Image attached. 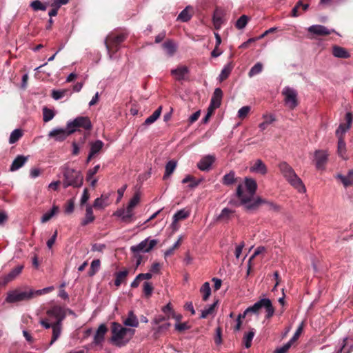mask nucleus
I'll return each instance as SVG.
<instances>
[{
	"label": "nucleus",
	"instance_id": "nucleus-1",
	"mask_svg": "<svg viewBox=\"0 0 353 353\" xmlns=\"http://www.w3.org/2000/svg\"><path fill=\"white\" fill-rule=\"evenodd\" d=\"M88 130V118L87 117H78L67 123L65 129H54L50 132L48 136L57 141H64L69 135L75 132H84L83 140L86 139Z\"/></svg>",
	"mask_w": 353,
	"mask_h": 353
},
{
	"label": "nucleus",
	"instance_id": "nucleus-2",
	"mask_svg": "<svg viewBox=\"0 0 353 353\" xmlns=\"http://www.w3.org/2000/svg\"><path fill=\"white\" fill-rule=\"evenodd\" d=\"M110 330L112 333L110 342L119 347L125 346L135 332L134 330L124 327L117 322L112 323Z\"/></svg>",
	"mask_w": 353,
	"mask_h": 353
},
{
	"label": "nucleus",
	"instance_id": "nucleus-3",
	"mask_svg": "<svg viewBox=\"0 0 353 353\" xmlns=\"http://www.w3.org/2000/svg\"><path fill=\"white\" fill-rule=\"evenodd\" d=\"M54 290L53 286L45 288L41 290H34L30 289L28 291L14 290L8 292L6 301L8 303H17L23 301L30 300L36 296L49 293Z\"/></svg>",
	"mask_w": 353,
	"mask_h": 353
},
{
	"label": "nucleus",
	"instance_id": "nucleus-4",
	"mask_svg": "<svg viewBox=\"0 0 353 353\" xmlns=\"http://www.w3.org/2000/svg\"><path fill=\"white\" fill-rule=\"evenodd\" d=\"M245 187L246 192L243 190L242 184H239L236 188V196L240 200L241 203L245 206L248 203H252L254 196L257 189L256 181L252 179L246 177L245 179Z\"/></svg>",
	"mask_w": 353,
	"mask_h": 353
},
{
	"label": "nucleus",
	"instance_id": "nucleus-5",
	"mask_svg": "<svg viewBox=\"0 0 353 353\" xmlns=\"http://www.w3.org/2000/svg\"><path fill=\"white\" fill-rule=\"evenodd\" d=\"M279 168L284 177L292 186L298 189L299 192H304L305 190V188L302 181L296 175L290 165H288L286 162H282L279 164Z\"/></svg>",
	"mask_w": 353,
	"mask_h": 353
},
{
	"label": "nucleus",
	"instance_id": "nucleus-6",
	"mask_svg": "<svg viewBox=\"0 0 353 353\" xmlns=\"http://www.w3.org/2000/svg\"><path fill=\"white\" fill-rule=\"evenodd\" d=\"M126 35L124 33L112 32L107 36L104 42L110 59L116 58L114 53L119 49L121 43L124 41Z\"/></svg>",
	"mask_w": 353,
	"mask_h": 353
},
{
	"label": "nucleus",
	"instance_id": "nucleus-7",
	"mask_svg": "<svg viewBox=\"0 0 353 353\" xmlns=\"http://www.w3.org/2000/svg\"><path fill=\"white\" fill-rule=\"evenodd\" d=\"M63 186L80 187L83 183V176L79 171L73 168H65L63 172Z\"/></svg>",
	"mask_w": 353,
	"mask_h": 353
},
{
	"label": "nucleus",
	"instance_id": "nucleus-8",
	"mask_svg": "<svg viewBox=\"0 0 353 353\" xmlns=\"http://www.w3.org/2000/svg\"><path fill=\"white\" fill-rule=\"evenodd\" d=\"M265 308L266 312L265 318L270 319L274 314V307L269 299H262L256 302L253 305L246 309V312L258 314L261 308Z\"/></svg>",
	"mask_w": 353,
	"mask_h": 353
},
{
	"label": "nucleus",
	"instance_id": "nucleus-9",
	"mask_svg": "<svg viewBox=\"0 0 353 353\" xmlns=\"http://www.w3.org/2000/svg\"><path fill=\"white\" fill-rule=\"evenodd\" d=\"M261 205H265L266 208L269 210L276 211L278 210V207L274 203L261 197H257L252 203L247 204L245 205V210L247 211H254Z\"/></svg>",
	"mask_w": 353,
	"mask_h": 353
},
{
	"label": "nucleus",
	"instance_id": "nucleus-10",
	"mask_svg": "<svg viewBox=\"0 0 353 353\" xmlns=\"http://www.w3.org/2000/svg\"><path fill=\"white\" fill-rule=\"evenodd\" d=\"M282 95L285 105L290 110H294L299 105L297 93L294 90H283Z\"/></svg>",
	"mask_w": 353,
	"mask_h": 353
},
{
	"label": "nucleus",
	"instance_id": "nucleus-11",
	"mask_svg": "<svg viewBox=\"0 0 353 353\" xmlns=\"http://www.w3.org/2000/svg\"><path fill=\"white\" fill-rule=\"evenodd\" d=\"M158 243L157 239H150L149 238L142 241L137 245L132 246L130 250L136 254L139 252H149Z\"/></svg>",
	"mask_w": 353,
	"mask_h": 353
},
{
	"label": "nucleus",
	"instance_id": "nucleus-12",
	"mask_svg": "<svg viewBox=\"0 0 353 353\" xmlns=\"http://www.w3.org/2000/svg\"><path fill=\"white\" fill-rule=\"evenodd\" d=\"M353 116L351 112L345 115L346 123H341L336 130V136L338 140H344L346 132L350 128Z\"/></svg>",
	"mask_w": 353,
	"mask_h": 353
},
{
	"label": "nucleus",
	"instance_id": "nucleus-13",
	"mask_svg": "<svg viewBox=\"0 0 353 353\" xmlns=\"http://www.w3.org/2000/svg\"><path fill=\"white\" fill-rule=\"evenodd\" d=\"M78 210H85V218L82 220L81 225L84 226L88 224V188H85L83 190V193L81 196L80 204Z\"/></svg>",
	"mask_w": 353,
	"mask_h": 353
},
{
	"label": "nucleus",
	"instance_id": "nucleus-14",
	"mask_svg": "<svg viewBox=\"0 0 353 353\" xmlns=\"http://www.w3.org/2000/svg\"><path fill=\"white\" fill-rule=\"evenodd\" d=\"M328 153L325 150H318L314 152L315 165L317 170H324L327 162Z\"/></svg>",
	"mask_w": 353,
	"mask_h": 353
},
{
	"label": "nucleus",
	"instance_id": "nucleus-15",
	"mask_svg": "<svg viewBox=\"0 0 353 353\" xmlns=\"http://www.w3.org/2000/svg\"><path fill=\"white\" fill-rule=\"evenodd\" d=\"M189 69L185 65H179L176 68L171 70L173 78L177 81L185 80L188 78Z\"/></svg>",
	"mask_w": 353,
	"mask_h": 353
},
{
	"label": "nucleus",
	"instance_id": "nucleus-16",
	"mask_svg": "<svg viewBox=\"0 0 353 353\" xmlns=\"http://www.w3.org/2000/svg\"><path fill=\"white\" fill-rule=\"evenodd\" d=\"M47 314L50 317H54L56 319L55 323H61V321L65 317V312L63 307L55 305L47 311Z\"/></svg>",
	"mask_w": 353,
	"mask_h": 353
},
{
	"label": "nucleus",
	"instance_id": "nucleus-17",
	"mask_svg": "<svg viewBox=\"0 0 353 353\" xmlns=\"http://www.w3.org/2000/svg\"><path fill=\"white\" fill-rule=\"evenodd\" d=\"M250 172L252 173L260 174L265 175L268 172V168L265 164L261 159H256V161L251 163L250 167Z\"/></svg>",
	"mask_w": 353,
	"mask_h": 353
},
{
	"label": "nucleus",
	"instance_id": "nucleus-18",
	"mask_svg": "<svg viewBox=\"0 0 353 353\" xmlns=\"http://www.w3.org/2000/svg\"><path fill=\"white\" fill-rule=\"evenodd\" d=\"M307 31L315 35H328L332 32H335L334 30L327 29L325 26L322 25H312L308 27Z\"/></svg>",
	"mask_w": 353,
	"mask_h": 353
},
{
	"label": "nucleus",
	"instance_id": "nucleus-19",
	"mask_svg": "<svg viewBox=\"0 0 353 353\" xmlns=\"http://www.w3.org/2000/svg\"><path fill=\"white\" fill-rule=\"evenodd\" d=\"M110 195V193L101 194V196L99 198L95 199L92 207L95 210H101L109 205L111 203L109 199Z\"/></svg>",
	"mask_w": 353,
	"mask_h": 353
},
{
	"label": "nucleus",
	"instance_id": "nucleus-20",
	"mask_svg": "<svg viewBox=\"0 0 353 353\" xmlns=\"http://www.w3.org/2000/svg\"><path fill=\"white\" fill-rule=\"evenodd\" d=\"M107 332L108 327L105 324L100 325L94 336V341L92 343L96 345H101V343L104 341V336Z\"/></svg>",
	"mask_w": 353,
	"mask_h": 353
},
{
	"label": "nucleus",
	"instance_id": "nucleus-21",
	"mask_svg": "<svg viewBox=\"0 0 353 353\" xmlns=\"http://www.w3.org/2000/svg\"><path fill=\"white\" fill-rule=\"evenodd\" d=\"M215 158L212 155H207L202 158L198 163L197 166L200 170L206 171L210 169L214 162Z\"/></svg>",
	"mask_w": 353,
	"mask_h": 353
},
{
	"label": "nucleus",
	"instance_id": "nucleus-22",
	"mask_svg": "<svg viewBox=\"0 0 353 353\" xmlns=\"http://www.w3.org/2000/svg\"><path fill=\"white\" fill-rule=\"evenodd\" d=\"M28 157L23 155H18L12 161L10 170L12 172L16 171L22 168L24 164L28 161Z\"/></svg>",
	"mask_w": 353,
	"mask_h": 353
},
{
	"label": "nucleus",
	"instance_id": "nucleus-23",
	"mask_svg": "<svg viewBox=\"0 0 353 353\" xmlns=\"http://www.w3.org/2000/svg\"><path fill=\"white\" fill-rule=\"evenodd\" d=\"M103 145V142L100 140L90 143V161L99 154Z\"/></svg>",
	"mask_w": 353,
	"mask_h": 353
},
{
	"label": "nucleus",
	"instance_id": "nucleus-24",
	"mask_svg": "<svg viewBox=\"0 0 353 353\" xmlns=\"http://www.w3.org/2000/svg\"><path fill=\"white\" fill-rule=\"evenodd\" d=\"M336 178L342 182L344 187L347 188L353 185V170H350L346 176L339 174Z\"/></svg>",
	"mask_w": 353,
	"mask_h": 353
},
{
	"label": "nucleus",
	"instance_id": "nucleus-25",
	"mask_svg": "<svg viewBox=\"0 0 353 353\" xmlns=\"http://www.w3.org/2000/svg\"><path fill=\"white\" fill-rule=\"evenodd\" d=\"M234 214V210L225 208L222 210L221 214L217 216V221L228 222Z\"/></svg>",
	"mask_w": 353,
	"mask_h": 353
},
{
	"label": "nucleus",
	"instance_id": "nucleus-26",
	"mask_svg": "<svg viewBox=\"0 0 353 353\" xmlns=\"http://www.w3.org/2000/svg\"><path fill=\"white\" fill-rule=\"evenodd\" d=\"M162 47L169 57L173 56L177 48L176 43L172 40L164 42Z\"/></svg>",
	"mask_w": 353,
	"mask_h": 353
},
{
	"label": "nucleus",
	"instance_id": "nucleus-27",
	"mask_svg": "<svg viewBox=\"0 0 353 353\" xmlns=\"http://www.w3.org/2000/svg\"><path fill=\"white\" fill-rule=\"evenodd\" d=\"M123 324L130 327H138L139 321L137 316L132 311L128 312V317L123 321Z\"/></svg>",
	"mask_w": 353,
	"mask_h": 353
},
{
	"label": "nucleus",
	"instance_id": "nucleus-28",
	"mask_svg": "<svg viewBox=\"0 0 353 353\" xmlns=\"http://www.w3.org/2000/svg\"><path fill=\"white\" fill-rule=\"evenodd\" d=\"M222 97V90H214V92L212 97L210 104L219 108L221 104Z\"/></svg>",
	"mask_w": 353,
	"mask_h": 353
},
{
	"label": "nucleus",
	"instance_id": "nucleus-29",
	"mask_svg": "<svg viewBox=\"0 0 353 353\" xmlns=\"http://www.w3.org/2000/svg\"><path fill=\"white\" fill-rule=\"evenodd\" d=\"M52 336L50 343V345H52L60 336L61 332V323H54L52 325Z\"/></svg>",
	"mask_w": 353,
	"mask_h": 353
},
{
	"label": "nucleus",
	"instance_id": "nucleus-30",
	"mask_svg": "<svg viewBox=\"0 0 353 353\" xmlns=\"http://www.w3.org/2000/svg\"><path fill=\"white\" fill-rule=\"evenodd\" d=\"M332 54L337 58H348L350 57L349 52L343 48L334 46L332 48Z\"/></svg>",
	"mask_w": 353,
	"mask_h": 353
},
{
	"label": "nucleus",
	"instance_id": "nucleus-31",
	"mask_svg": "<svg viewBox=\"0 0 353 353\" xmlns=\"http://www.w3.org/2000/svg\"><path fill=\"white\" fill-rule=\"evenodd\" d=\"M128 270H124L123 271L117 272L114 274L115 275V280H114V285L117 287H119L121 285V284L126 279V277L128 275Z\"/></svg>",
	"mask_w": 353,
	"mask_h": 353
},
{
	"label": "nucleus",
	"instance_id": "nucleus-32",
	"mask_svg": "<svg viewBox=\"0 0 353 353\" xmlns=\"http://www.w3.org/2000/svg\"><path fill=\"white\" fill-rule=\"evenodd\" d=\"M176 167V161L174 160L169 161L165 165L163 180L167 179L174 171Z\"/></svg>",
	"mask_w": 353,
	"mask_h": 353
},
{
	"label": "nucleus",
	"instance_id": "nucleus-33",
	"mask_svg": "<svg viewBox=\"0 0 353 353\" xmlns=\"http://www.w3.org/2000/svg\"><path fill=\"white\" fill-rule=\"evenodd\" d=\"M189 216H190L189 211L185 210V209L180 210L176 213H175L174 214L172 224H174L179 221L184 220V219H187Z\"/></svg>",
	"mask_w": 353,
	"mask_h": 353
},
{
	"label": "nucleus",
	"instance_id": "nucleus-34",
	"mask_svg": "<svg viewBox=\"0 0 353 353\" xmlns=\"http://www.w3.org/2000/svg\"><path fill=\"white\" fill-rule=\"evenodd\" d=\"M337 153L339 156L343 159H347V156L346 155V144L345 140H338Z\"/></svg>",
	"mask_w": 353,
	"mask_h": 353
},
{
	"label": "nucleus",
	"instance_id": "nucleus-35",
	"mask_svg": "<svg viewBox=\"0 0 353 353\" xmlns=\"http://www.w3.org/2000/svg\"><path fill=\"white\" fill-rule=\"evenodd\" d=\"M236 181L237 178L235 177V173L233 171L225 174L222 179V183L225 185H230L236 182Z\"/></svg>",
	"mask_w": 353,
	"mask_h": 353
},
{
	"label": "nucleus",
	"instance_id": "nucleus-36",
	"mask_svg": "<svg viewBox=\"0 0 353 353\" xmlns=\"http://www.w3.org/2000/svg\"><path fill=\"white\" fill-rule=\"evenodd\" d=\"M190 8H192L190 6H187L183 9L178 15L176 20L182 22L188 21L192 17V14L189 12Z\"/></svg>",
	"mask_w": 353,
	"mask_h": 353
},
{
	"label": "nucleus",
	"instance_id": "nucleus-37",
	"mask_svg": "<svg viewBox=\"0 0 353 353\" xmlns=\"http://www.w3.org/2000/svg\"><path fill=\"white\" fill-rule=\"evenodd\" d=\"M59 210V207L57 205H54L52 206V208L50 211L47 212L42 216L41 220V222L46 223V222L48 221L49 220H50L54 215H55L56 214L58 213Z\"/></svg>",
	"mask_w": 353,
	"mask_h": 353
},
{
	"label": "nucleus",
	"instance_id": "nucleus-38",
	"mask_svg": "<svg viewBox=\"0 0 353 353\" xmlns=\"http://www.w3.org/2000/svg\"><path fill=\"white\" fill-rule=\"evenodd\" d=\"M162 107H159L153 113L152 115H150L149 117H148L145 121V125H150L155 122L158 118L160 117L161 114Z\"/></svg>",
	"mask_w": 353,
	"mask_h": 353
},
{
	"label": "nucleus",
	"instance_id": "nucleus-39",
	"mask_svg": "<svg viewBox=\"0 0 353 353\" xmlns=\"http://www.w3.org/2000/svg\"><path fill=\"white\" fill-rule=\"evenodd\" d=\"M23 136V131L21 129H15L13 130L9 138V143L14 144L17 143Z\"/></svg>",
	"mask_w": 353,
	"mask_h": 353
},
{
	"label": "nucleus",
	"instance_id": "nucleus-40",
	"mask_svg": "<svg viewBox=\"0 0 353 353\" xmlns=\"http://www.w3.org/2000/svg\"><path fill=\"white\" fill-rule=\"evenodd\" d=\"M200 292L203 295V301H206L211 294V288L208 282H205L202 285Z\"/></svg>",
	"mask_w": 353,
	"mask_h": 353
},
{
	"label": "nucleus",
	"instance_id": "nucleus-41",
	"mask_svg": "<svg viewBox=\"0 0 353 353\" xmlns=\"http://www.w3.org/2000/svg\"><path fill=\"white\" fill-rule=\"evenodd\" d=\"M23 269V265H19L13 268L6 276L10 281H13L18 275L21 274Z\"/></svg>",
	"mask_w": 353,
	"mask_h": 353
},
{
	"label": "nucleus",
	"instance_id": "nucleus-42",
	"mask_svg": "<svg viewBox=\"0 0 353 353\" xmlns=\"http://www.w3.org/2000/svg\"><path fill=\"white\" fill-rule=\"evenodd\" d=\"M30 6L34 11H39V10L45 11L47 8V5L46 3H43L39 0L32 1L30 3Z\"/></svg>",
	"mask_w": 353,
	"mask_h": 353
},
{
	"label": "nucleus",
	"instance_id": "nucleus-43",
	"mask_svg": "<svg viewBox=\"0 0 353 353\" xmlns=\"http://www.w3.org/2000/svg\"><path fill=\"white\" fill-rule=\"evenodd\" d=\"M248 21L249 18L248 16L242 15L236 21L235 26L237 29L242 30L246 26Z\"/></svg>",
	"mask_w": 353,
	"mask_h": 353
},
{
	"label": "nucleus",
	"instance_id": "nucleus-44",
	"mask_svg": "<svg viewBox=\"0 0 353 353\" xmlns=\"http://www.w3.org/2000/svg\"><path fill=\"white\" fill-rule=\"evenodd\" d=\"M101 261L99 259H94L90 267V276L94 275L100 269Z\"/></svg>",
	"mask_w": 353,
	"mask_h": 353
},
{
	"label": "nucleus",
	"instance_id": "nucleus-45",
	"mask_svg": "<svg viewBox=\"0 0 353 353\" xmlns=\"http://www.w3.org/2000/svg\"><path fill=\"white\" fill-rule=\"evenodd\" d=\"M254 336V329H252L248 334L243 337V343L246 348H249L252 345V341Z\"/></svg>",
	"mask_w": 353,
	"mask_h": 353
},
{
	"label": "nucleus",
	"instance_id": "nucleus-46",
	"mask_svg": "<svg viewBox=\"0 0 353 353\" xmlns=\"http://www.w3.org/2000/svg\"><path fill=\"white\" fill-rule=\"evenodd\" d=\"M216 302L210 305L208 308L201 311V319H206L209 315L212 314L216 306Z\"/></svg>",
	"mask_w": 353,
	"mask_h": 353
},
{
	"label": "nucleus",
	"instance_id": "nucleus-47",
	"mask_svg": "<svg viewBox=\"0 0 353 353\" xmlns=\"http://www.w3.org/2000/svg\"><path fill=\"white\" fill-rule=\"evenodd\" d=\"M54 117V112L45 107L43 108V120L44 122H48L50 121V120H52Z\"/></svg>",
	"mask_w": 353,
	"mask_h": 353
},
{
	"label": "nucleus",
	"instance_id": "nucleus-48",
	"mask_svg": "<svg viewBox=\"0 0 353 353\" xmlns=\"http://www.w3.org/2000/svg\"><path fill=\"white\" fill-rule=\"evenodd\" d=\"M263 70V64L260 62L254 64L249 71V76L252 77L261 72Z\"/></svg>",
	"mask_w": 353,
	"mask_h": 353
},
{
	"label": "nucleus",
	"instance_id": "nucleus-49",
	"mask_svg": "<svg viewBox=\"0 0 353 353\" xmlns=\"http://www.w3.org/2000/svg\"><path fill=\"white\" fill-rule=\"evenodd\" d=\"M133 209H134V207L130 208V205H128L127 206L126 210H125V216L123 217V222H125L126 223H129L132 221V216L134 215Z\"/></svg>",
	"mask_w": 353,
	"mask_h": 353
},
{
	"label": "nucleus",
	"instance_id": "nucleus-50",
	"mask_svg": "<svg viewBox=\"0 0 353 353\" xmlns=\"http://www.w3.org/2000/svg\"><path fill=\"white\" fill-rule=\"evenodd\" d=\"M232 71V66L230 64L225 65L222 69L221 74H219V79L221 81L225 79Z\"/></svg>",
	"mask_w": 353,
	"mask_h": 353
},
{
	"label": "nucleus",
	"instance_id": "nucleus-51",
	"mask_svg": "<svg viewBox=\"0 0 353 353\" xmlns=\"http://www.w3.org/2000/svg\"><path fill=\"white\" fill-rule=\"evenodd\" d=\"M74 199H69L65 204L64 212L67 214H70L74 212Z\"/></svg>",
	"mask_w": 353,
	"mask_h": 353
},
{
	"label": "nucleus",
	"instance_id": "nucleus-52",
	"mask_svg": "<svg viewBox=\"0 0 353 353\" xmlns=\"http://www.w3.org/2000/svg\"><path fill=\"white\" fill-rule=\"evenodd\" d=\"M250 111V106H243L241 108L239 109L238 111V117L241 119H245L248 114H249Z\"/></svg>",
	"mask_w": 353,
	"mask_h": 353
},
{
	"label": "nucleus",
	"instance_id": "nucleus-53",
	"mask_svg": "<svg viewBox=\"0 0 353 353\" xmlns=\"http://www.w3.org/2000/svg\"><path fill=\"white\" fill-rule=\"evenodd\" d=\"M153 289L154 288L151 283L145 282L143 283V293L145 296H150L152 293Z\"/></svg>",
	"mask_w": 353,
	"mask_h": 353
},
{
	"label": "nucleus",
	"instance_id": "nucleus-54",
	"mask_svg": "<svg viewBox=\"0 0 353 353\" xmlns=\"http://www.w3.org/2000/svg\"><path fill=\"white\" fill-rule=\"evenodd\" d=\"M303 330V324L301 323L299 327L297 328L296 331L295 332L294 336L292 337V339L288 341L292 345L293 343H294L300 336Z\"/></svg>",
	"mask_w": 353,
	"mask_h": 353
},
{
	"label": "nucleus",
	"instance_id": "nucleus-55",
	"mask_svg": "<svg viewBox=\"0 0 353 353\" xmlns=\"http://www.w3.org/2000/svg\"><path fill=\"white\" fill-rule=\"evenodd\" d=\"M214 342L216 345H220L222 343V329L219 326L216 329Z\"/></svg>",
	"mask_w": 353,
	"mask_h": 353
},
{
	"label": "nucleus",
	"instance_id": "nucleus-56",
	"mask_svg": "<svg viewBox=\"0 0 353 353\" xmlns=\"http://www.w3.org/2000/svg\"><path fill=\"white\" fill-rule=\"evenodd\" d=\"M190 328L187 323H179L175 324V329L179 332H182Z\"/></svg>",
	"mask_w": 353,
	"mask_h": 353
},
{
	"label": "nucleus",
	"instance_id": "nucleus-57",
	"mask_svg": "<svg viewBox=\"0 0 353 353\" xmlns=\"http://www.w3.org/2000/svg\"><path fill=\"white\" fill-rule=\"evenodd\" d=\"M140 201V196L138 193L134 194L133 197L130 199L129 204L130 207H135Z\"/></svg>",
	"mask_w": 353,
	"mask_h": 353
},
{
	"label": "nucleus",
	"instance_id": "nucleus-58",
	"mask_svg": "<svg viewBox=\"0 0 353 353\" xmlns=\"http://www.w3.org/2000/svg\"><path fill=\"white\" fill-rule=\"evenodd\" d=\"M291 346H292V344L288 342L283 347H281L280 348H277L274 351V353H287Z\"/></svg>",
	"mask_w": 353,
	"mask_h": 353
},
{
	"label": "nucleus",
	"instance_id": "nucleus-59",
	"mask_svg": "<svg viewBox=\"0 0 353 353\" xmlns=\"http://www.w3.org/2000/svg\"><path fill=\"white\" fill-rule=\"evenodd\" d=\"M65 90H63V91L54 90L52 93V97L54 99L58 100L64 96V93H65Z\"/></svg>",
	"mask_w": 353,
	"mask_h": 353
},
{
	"label": "nucleus",
	"instance_id": "nucleus-60",
	"mask_svg": "<svg viewBox=\"0 0 353 353\" xmlns=\"http://www.w3.org/2000/svg\"><path fill=\"white\" fill-rule=\"evenodd\" d=\"M265 250V248L264 247H262V246H260V247H258L254 254H252V256L249 259V263H250L251 261L254 258L256 257V256L259 255L260 254L264 252Z\"/></svg>",
	"mask_w": 353,
	"mask_h": 353
},
{
	"label": "nucleus",
	"instance_id": "nucleus-61",
	"mask_svg": "<svg viewBox=\"0 0 353 353\" xmlns=\"http://www.w3.org/2000/svg\"><path fill=\"white\" fill-rule=\"evenodd\" d=\"M57 237V231L56 230L52 237L48 239L47 241V246L48 248H52V245L55 243L56 239Z\"/></svg>",
	"mask_w": 353,
	"mask_h": 353
},
{
	"label": "nucleus",
	"instance_id": "nucleus-62",
	"mask_svg": "<svg viewBox=\"0 0 353 353\" xmlns=\"http://www.w3.org/2000/svg\"><path fill=\"white\" fill-rule=\"evenodd\" d=\"M244 246H245V243L243 241H242L238 246H236V250H235V256L236 259L239 258Z\"/></svg>",
	"mask_w": 353,
	"mask_h": 353
},
{
	"label": "nucleus",
	"instance_id": "nucleus-63",
	"mask_svg": "<svg viewBox=\"0 0 353 353\" xmlns=\"http://www.w3.org/2000/svg\"><path fill=\"white\" fill-rule=\"evenodd\" d=\"M301 2H296V5L292 10V17H297L299 16L298 10L301 8Z\"/></svg>",
	"mask_w": 353,
	"mask_h": 353
},
{
	"label": "nucleus",
	"instance_id": "nucleus-64",
	"mask_svg": "<svg viewBox=\"0 0 353 353\" xmlns=\"http://www.w3.org/2000/svg\"><path fill=\"white\" fill-rule=\"evenodd\" d=\"M69 0H54L52 6L60 8L62 5L66 4Z\"/></svg>",
	"mask_w": 353,
	"mask_h": 353
}]
</instances>
